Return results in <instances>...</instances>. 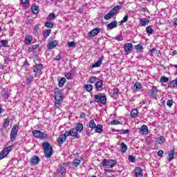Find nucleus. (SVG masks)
Wrapping results in <instances>:
<instances>
[{"label":"nucleus","mask_w":177,"mask_h":177,"mask_svg":"<svg viewBox=\"0 0 177 177\" xmlns=\"http://www.w3.org/2000/svg\"><path fill=\"white\" fill-rule=\"evenodd\" d=\"M43 147L44 153L47 158H50L52 154H53V149H52V145L49 142H43L41 144Z\"/></svg>","instance_id":"obj_1"},{"label":"nucleus","mask_w":177,"mask_h":177,"mask_svg":"<svg viewBox=\"0 0 177 177\" xmlns=\"http://www.w3.org/2000/svg\"><path fill=\"white\" fill-rule=\"evenodd\" d=\"M117 165V160L113 159H104L102 161V167L110 169Z\"/></svg>","instance_id":"obj_2"},{"label":"nucleus","mask_w":177,"mask_h":177,"mask_svg":"<svg viewBox=\"0 0 177 177\" xmlns=\"http://www.w3.org/2000/svg\"><path fill=\"white\" fill-rule=\"evenodd\" d=\"M94 97V102H95V103H99L100 102L102 104H106V102H107V97H106L105 93L97 94Z\"/></svg>","instance_id":"obj_3"},{"label":"nucleus","mask_w":177,"mask_h":177,"mask_svg":"<svg viewBox=\"0 0 177 177\" xmlns=\"http://www.w3.org/2000/svg\"><path fill=\"white\" fill-rule=\"evenodd\" d=\"M120 10V6H116L112 8L109 12L104 16V20H110L112 17H114V15Z\"/></svg>","instance_id":"obj_4"},{"label":"nucleus","mask_w":177,"mask_h":177,"mask_svg":"<svg viewBox=\"0 0 177 177\" xmlns=\"http://www.w3.org/2000/svg\"><path fill=\"white\" fill-rule=\"evenodd\" d=\"M44 68V64H37L32 66L33 73H35V77L38 75H42V69Z\"/></svg>","instance_id":"obj_5"},{"label":"nucleus","mask_w":177,"mask_h":177,"mask_svg":"<svg viewBox=\"0 0 177 177\" xmlns=\"http://www.w3.org/2000/svg\"><path fill=\"white\" fill-rule=\"evenodd\" d=\"M32 133L33 136L37 139H48V134H45L39 130H34L32 131Z\"/></svg>","instance_id":"obj_6"},{"label":"nucleus","mask_w":177,"mask_h":177,"mask_svg":"<svg viewBox=\"0 0 177 177\" xmlns=\"http://www.w3.org/2000/svg\"><path fill=\"white\" fill-rule=\"evenodd\" d=\"M17 132H19V126L15 124L12 127L10 133V140L11 142H15L16 140V138H17Z\"/></svg>","instance_id":"obj_7"},{"label":"nucleus","mask_w":177,"mask_h":177,"mask_svg":"<svg viewBox=\"0 0 177 177\" xmlns=\"http://www.w3.org/2000/svg\"><path fill=\"white\" fill-rule=\"evenodd\" d=\"M13 149V145H10L8 147L4 148L1 152H0V160H2L9 154L12 150Z\"/></svg>","instance_id":"obj_8"},{"label":"nucleus","mask_w":177,"mask_h":177,"mask_svg":"<svg viewBox=\"0 0 177 177\" xmlns=\"http://www.w3.org/2000/svg\"><path fill=\"white\" fill-rule=\"evenodd\" d=\"M66 136H72L74 139H80V134H78V131L75 128L71 129L69 131H66Z\"/></svg>","instance_id":"obj_9"},{"label":"nucleus","mask_w":177,"mask_h":177,"mask_svg":"<svg viewBox=\"0 0 177 177\" xmlns=\"http://www.w3.org/2000/svg\"><path fill=\"white\" fill-rule=\"evenodd\" d=\"M95 88L97 89V92L103 91V80H100L95 82Z\"/></svg>","instance_id":"obj_10"},{"label":"nucleus","mask_w":177,"mask_h":177,"mask_svg":"<svg viewBox=\"0 0 177 177\" xmlns=\"http://www.w3.org/2000/svg\"><path fill=\"white\" fill-rule=\"evenodd\" d=\"M67 139V136H66V133L64 134H61L57 139L58 145H63L64 142H66Z\"/></svg>","instance_id":"obj_11"},{"label":"nucleus","mask_w":177,"mask_h":177,"mask_svg":"<svg viewBox=\"0 0 177 177\" xmlns=\"http://www.w3.org/2000/svg\"><path fill=\"white\" fill-rule=\"evenodd\" d=\"M140 132L142 135H147L149 133V127H147V125L143 124L140 128Z\"/></svg>","instance_id":"obj_12"},{"label":"nucleus","mask_w":177,"mask_h":177,"mask_svg":"<svg viewBox=\"0 0 177 177\" xmlns=\"http://www.w3.org/2000/svg\"><path fill=\"white\" fill-rule=\"evenodd\" d=\"M99 32H100V28H95L88 32V35H90V37H96Z\"/></svg>","instance_id":"obj_13"},{"label":"nucleus","mask_w":177,"mask_h":177,"mask_svg":"<svg viewBox=\"0 0 177 177\" xmlns=\"http://www.w3.org/2000/svg\"><path fill=\"white\" fill-rule=\"evenodd\" d=\"M39 161H41V159L37 156H33L30 160L32 165H37L39 163Z\"/></svg>","instance_id":"obj_14"},{"label":"nucleus","mask_w":177,"mask_h":177,"mask_svg":"<svg viewBox=\"0 0 177 177\" xmlns=\"http://www.w3.org/2000/svg\"><path fill=\"white\" fill-rule=\"evenodd\" d=\"M134 172H135L136 177H143V174H142L143 171L142 170V168L136 167L134 169Z\"/></svg>","instance_id":"obj_15"},{"label":"nucleus","mask_w":177,"mask_h":177,"mask_svg":"<svg viewBox=\"0 0 177 177\" xmlns=\"http://www.w3.org/2000/svg\"><path fill=\"white\" fill-rule=\"evenodd\" d=\"M133 47L131 43H127L124 44V50L127 53H129V52L132 51Z\"/></svg>","instance_id":"obj_16"},{"label":"nucleus","mask_w":177,"mask_h":177,"mask_svg":"<svg viewBox=\"0 0 177 177\" xmlns=\"http://www.w3.org/2000/svg\"><path fill=\"white\" fill-rule=\"evenodd\" d=\"M58 44H59V41L55 40L54 41L48 43L47 48L48 49H50V50L53 49V48H56V46H57Z\"/></svg>","instance_id":"obj_17"},{"label":"nucleus","mask_w":177,"mask_h":177,"mask_svg":"<svg viewBox=\"0 0 177 177\" xmlns=\"http://www.w3.org/2000/svg\"><path fill=\"white\" fill-rule=\"evenodd\" d=\"M102 63H103V59L102 58H99V59L92 66V68H96V67H100L102 66Z\"/></svg>","instance_id":"obj_18"},{"label":"nucleus","mask_w":177,"mask_h":177,"mask_svg":"<svg viewBox=\"0 0 177 177\" xmlns=\"http://www.w3.org/2000/svg\"><path fill=\"white\" fill-rule=\"evenodd\" d=\"M117 26H118L117 21H113L107 25V27L108 28H109V30H113V28H116Z\"/></svg>","instance_id":"obj_19"},{"label":"nucleus","mask_w":177,"mask_h":177,"mask_svg":"<svg viewBox=\"0 0 177 177\" xmlns=\"http://www.w3.org/2000/svg\"><path fill=\"white\" fill-rule=\"evenodd\" d=\"M75 129L77 132H80V133H81V132L84 131V125L82 124V123H77Z\"/></svg>","instance_id":"obj_20"},{"label":"nucleus","mask_w":177,"mask_h":177,"mask_svg":"<svg viewBox=\"0 0 177 177\" xmlns=\"http://www.w3.org/2000/svg\"><path fill=\"white\" fill-rule=\"evenodd\" d=\"M87 127L91 128V131H92V129H95V128H96V124L95 123V120H91L88 122V124H87Z\"/></svg>","instance_id":"obj_21"},{"label":"nucleus","mask_w":177,"mask_h":177,"mask_svg":"<svg viewBox=\"0 0 177 177\" xmlns=\"http://www.w3.org/2000/svg\"><path fill=\"white\" fill-rule=\"evenodd\" d=\"M120 147H121V153H127V150H128V146L124 144V142H122L120 144Z\"/></svg>","instance_id":"obj_22"},{"label":"nucleus","mask_w":177,"mask_h":177,"mask_svg":"<svg viewBox=\"0 0 177 177\" xmlns=\"http://www.w3.org/2000/svg\"><path fill=\"white\" fill-rule=\"evenodd\" d=\"M156 142L158 145H162L165 142V138L164 136H160L156 138Z\"/></svg>","instance_id":"obj_23"},{"label":"nucleus","mask_w":177,"mask_h":177,"mask_svg":"<svg viewBox=\"0 0 177 177\" xmlns=\"http://www.w3.org/2000/svg\"><path fill=\"white\" fill-rule=\"evenodd\" d=\"M131 118H136L138 117V109H133L130 114Z\"/></svg>","instance_id":"obj_24"},{"label":"nucleus","mask_w":177,"mask_h":177,"mask_svg":"<svg viewBox=\"0 0 177 177\" xmlns=\"http://www.w3.org/2000/svg\"><path fill=\"white\" fill-rule=\"evenodd\" d=\"M55 104H58V106L60 105L62 103V101L63 100V95L55 97Z\"/></svg>","instance_id":"obj_25"},{"label":"nucleus","mask_w":177,"mask_h":177,"mask_svg":"<svg viewBox=\"0 0 177 177\" xmlns=\"http://www.w3.org/2000/svg\"><path fill=\"white\" fill-rule=\"evenodd\" d=\"M150 21H149V19H146V18H143L140 19V23L141 24V26H147V24H149Z\"/></svg>","instance_id":"obj_26"},{"label":"nucleus","mask_w":177,"mask_h":177,"mask_svg":"<svg viewBox=\"0 0 177 177\" xmlns=\"http://www.w3.org/2000/svg\"><path fill=\"white\" fill-rule=\"evenodd\" d=\"M168 88H177V78L170 82Z\"/></svg>","instance_id":"obj_27"},{"label":"nucleus","mask_w":177,"mask_h":177,"mask_svg":"<svg viewBox=\"0 0 177 177\" xmlns=\"http://www.w3.org/2000/svg\"><path fill=\"white\" fill-rule=\"evenodd\" d=\"M64 84H66V79L64 77H62L58 82V86L59 88H63V86H64Z\"/></svg>","instance_id":"obj_28"},{"label":"nucleus","mask_w":177,"mask_h":177,"mask_svg":"<svg viewBox=\"0 0 177 177\" xmlns=\"http://www.w3.org/2000/svg\"><path fill=\"white\" fill-rule=\"evenodd\" d=\"M95 131L97 132V133H102L103 132V126L101 124H97L95 126Z\"/></svg>","instance_id":"obj_29"},{"label":"nucleus","mask_w":177,"mask_h":177,"mask_svg":"<svg viewBox=\"0 0 177 177\" xmlns=\"http://www.w3.org/2000/svg\"><path fill=\"white\" fill-rule=\"evenodd\" d=\"M32 41V37L28 35L25 38V44L26 45H30Z\"/></svg>","instance_id":"obj_30"},{"label":"nucleus","mask_w":177,"mask_h":177,"mask_svg":"<svg viewBox=\"0 0 177 177\" xmlns=\"http://www.w3.org/2000/svg\"><path fill=\"white\" fill-rule=\"evenodd\" d=\"M158 92V89H157V86H153L151 89V96H156V93Z\"/></svg>","instance_id":"obj_31"},{"label":"nucleus","mask_w":177,"mask_h":177,"mask_svg":"<svg viewBox=\"0 0 177 177\" xmlns=\"http://www.w3.org/2000/svg\"><path fill=\"white\" fill-rule=\"evenodd\" d=\"M26 80L27 85H30V84H31V82H32V80H34V77L31 76V75L26 76Z\"/></svg>","instance_id":"obj_32"},{"label":"nucleus","mask_w":177,"mask_h":177,"mask_svg":"<svg viewBox=\"0 0 177 177\" xmlns=\"http://www.w3.org/2000/svg\"><path fill=\"white\" fill-rule=\"evenodd\" d=\"M31 9H32V12L34 13V15H38V13H39V10L38 9V6H32Z\"/></svg>","instance_id":"obj_33"},{"label":"nucleus","mask_w":177,"mask_h":177,"mask_svg":"<svg viewBox=\"0 0 177 177\" xmlns=\"http://www.w3.org/2000/svg\"><path fill=\"white\" fill-rule=\"evenodd\" d=\"M50 32H52V30L50 29L44 30L43 33V37L45 39L48 38V37L50 35Z\"/></svg>","instance_id":"obj_34"},{"label":"nucleus","mask_w":177,"mask_h":177,"mask_svg":"<svg viewBox=\"0 0 177 177\" xmlns=\"http://www.w3.org/2000/svg\"><path fill=\"white\" fill-rule=\"evenodd\" d=\"M134 89H135V91H139V90L142 89V84H140V82H137L134 84Z\"/></svg>","instance_id":"obj_35"},{"label":"nucleus","mask_w":177,"mask_h":177,"mask_svg":"<svg viewBox=\"0 0 177 177\" xmlns=\"http://www.w3.org/2000/svg\"><path fill=\"white\" fill-rule=\"evenodd\" d=\"M8 42L9 41L8 40H1L0 43V48H6Z\"/></svg>","instance_id":"obj_36"},{"label":"nucleus","mask_w":177,"mask_h":177,"mask_svg":"<svg viewBox=\"0 0 177 177\" xmlns=\"http://www.w3.org/2000/svg\"><path fill=\"white\" fill-rule=\"evenodd\" d=\"M175 154V151L174 149H171L170 152L169 153V161H172V159L174 158V155Z\"/></svg>","instance_id":"obj_37"},{"label":"nucleus","mask_w":177,"mask_h":177,"mask_svg":"<svg viewBox=\"0 0 177 177\" xmlns=\"http://www.w3.org/2000/svg\"><path fill=\"white\" fill-rule=\"evenodd\" d=\"M84 88L87 92H91L93 89V86L92 84H86L84 86Z\"/></svg>","instance_id":"obj_38"},{"label":"nucleus","mask_w":177,"mask_h":177,"mask_svg":"<svg viewBox=\"0 0 177 177\" xmlns=\"http://www.w3.org/2000/svg\"><path fill=\"white\" fill-rule=\"evenodd\" d=\"M39 24H37L33 28V34H35V35H38V30H39Z\"/></svg>","instance_id":"obj_39"},{"label":"nucleus","mask_w":177,"mask_h":177,"mask_svg":"<svg viewBox=\"0 0 177 177\" xmlns=\"http://www.w3.org/2000/svg\"><path fill=\"white\" fill-rule=\"evenodd\" d=\"M146 31L147 35H151V34H153V28H151V26H147L146 28Z\"/></svg>","instance_id":"obj_40"},{"label":"nucleus","mask_w":177,"mask_h":177,"mask_svg":"<svg viewBox=\"0 0 177 177\" xmlns=\"http://www.w3.org/2000/svg\"><path fill=\"white\" fill-rule=\"evenodd\" d=\"M53 26H55V24H53V22L45 23V27H46L47 28H53Z\"/></svg>","instance_id":"obj_41"},{"label":"nucleus","mask_w":177,"mask_h":177,"mask_svg":"<svg viewBox=\"0 0 177 177\" xmlns=\"http://www.w3.org/2000/svg\"><path fill=\"white\" fill-rule=\"evenodd\" d=\"M73 164L75 167H78L81 164V160L80 159H75L73 162Z\"/></svg>","instance_id":"obj_42"},{"label":"nucleus","mask_w":177,"mask_h":177,"mask_svg":"<svg viewBox=\"0 0 177 177\" xmlns=\"http://www.w3.org/2000/svg\"><path fill=\"white\" fill-rule=\"evenodd\" d=\"M9 124H10V120L5 119L3 124L4 128H8V127H9Z\"/></svg>","instance_id":"obj_43"},{"label":"nucleus","mask_w":177,"mask_h":177,"mask_svg":"<svg viewBox=\"0 0 177 177\" xmlns=\"http://www.w3.org/2000/svg\"><path fill=\"white\" fill-rule=\"evenodd\" d=\"M168 81H169V78L165 77V76H162L160 77V82H168Z\"/></svg>","instance_id":"obj_44"},{"label":"nucleus","mask_w":177,"mask_h":177,"mask_svg":"<svg viewBox=\"0 0 177 177\" xmlns=\"http://www.w3.org/2000/svg\"><path fill=\"white\" fill-rule=\"evenodd\" d=\"M55 19H56L55 13H50L48 17V20H55Z\"/></svg>","instance_id":"obj_45"},{"label":"nucleus","mask_w":177,"mask_h":177,"mask_svg":"<svg viewBox=\"0 0 177 177\" xmlns=\"http://www.w3.org/2000/svg\"><path fill=\"white\" fill-rule=\"evenodd\" d=\"M90 84H95L96 82V77L91 76L89 79Z\"/></svg>","instance_id":"obj_46"},{"label":"nucleus","mask_w":177,"mask_h":177,"mask_svg":"<svg viewBox=\"0 0 177 177\" xmlns=\"http://www.w3.org/2000/svg\"><path fill=\"white\" fill-rule=\"evenodd\" d=\"M38 46H39V45L37 44L34 45L32 47L29 48V52H34V50H35Z\"/></svg>","instance_id":"obj_47"},{"label":"nucleus","mask_w":177,"mask_h":177,"mask_svg":"<svg viewBox=\"0 0 177 177\" xmlns=\"http://www.w3.org/2000/svg\"><path fill=\"white\" fill-rule=\"evenodd\" d=\"M111 125H118L120 121L118 120H113L110 122Z\"/></svg>","instance_id":"obj_48"},{"label":"nucleus","mask_w":177,"mask_h":177,"mask_svg":"<svg viewBox=\"0 0 177 177\" xmlns=\"http://www.w3.org/2000/svg\"><path fill=\"white\" fill-rule=\"evenodd\" d=\"M136 49L138 52H142V49H143V46H142L140 44H138L137 46H136Z\"/></svg>","instance_id":"obj_49"},{"label":"nucleus","mask_w":177,"mask_h":177,"mask_svg":"<svg viewBox=\"0 0 177 177\" xmlns=\"http://www.w3.org/2000/svg\"><path fill=\"white\" fill-rule=\"evenodd\" d=\"M120 135H125L127 133H129V129L120 130Z\"/></svg>","instance_id":"obj_50"},{"label":"nucleus","mask_w":177,"mask_h":177,"mask_svg":"<svg viewBox=\"0 0 177 177\" xmlns=\"http://www.w3.org/2000/svg\"><path fill=\"white\" fill-rule=\"evenodd\" d=\"M68 46L69 48H75V42L74 41H70L68 43Z\"/></svg>","instance_id":"obj_51"},{"label":"nucleus","mask_w":177,"mask_h":177,"mask_svg":"<svg viewBox=\"0 0 177 177\" xmlns=\"http://www.w3.org/2000/svg\"><path fill=\"white\" fill-rule=\"evenodd\" d=\"M127 21H128V15H125L120 23L121 24H124V23H127Z\"/></svg>","instance_id":"obj_52"},{"label":"nucleus","mask_w":177,"mask_h":177,"mask_svg":"<svg viewBox=\"0 0 177 177\" xmlns=\"http://www.w3.org/2000/svg\"><path fill=\"white\" fill-rule=\"evenodd\" d=\"M129 161H130V162H135V161H136V160L135 159V156H130L129 157Z\"/></svg>","instance_id":"obj_53"},{"label":"nucleus","mask_w":177,"mask_h":177,"mask_svg":"<svg viewBox=\"0 0 177 177\" xmlns=\"http://www.w3.org/2000/svg\"><path fill=\"white\" fill-rule=\"evenodd\" d=\"M174 104V101L171 100H168L167 102V105L169 106V107H172V105Z\"/></svg>","instance_id":"obj_54"},{"label":"nucleus","mask_w":177,"mask_h":177,"mask_svg":"<svg viewBox=\"0 0 177 177\" xmlns=\"http://www.w3.org/2000/svg\"><path fill=\"white\" fill-rule=\"evenodd\" d=\"M54 92H55V95H57L59 93H62V90H60V88H55Z\"/></svg>","instance_id":"obj_55"},{"label":"nucleus","mask_w":177,"mask_h":177,"mask_svg":"<svg viewBox=\"0 0 177 177\" xmlns=\"http://www.w3.org/2000/svg\"><path fill=\"white\" fill-rule=\"evenodd\" d=\"M163 154H164L163 150H159L157 153V155L158 156V157H162Z\"/></svg>","instance_id":"obj_56"},{"label":"nucleus","mask_w":177,"mask_h":177,"mask_svg":"<svg viewBox=\"0 0 177 177\" xmlns=\"http://www.w3.org/2000/svg\"><path fill=\"white\" fill-rule=\"evenodd\" d=\"M65 77L67 80H71V73H66Z\"/></svg>","instance_id":"obj_57"},{"label":"nucleus","mask_w":177,"mask_h":177,"mask_svg":"<svg viewBox=\"0 0 177 177\" xmlns=\"http://www.w3.org/2000/svg\"><path fill=\"white\" fill-rule=\"evenodd\" d=\"M55 60H57V62L62 60V55H60V54L57 55L55 58Z\"/></svg>","instance_id":"obj_58"},{"label":"nucleus","mask_w":177,"mask_h":177,"mask_svg":"<svg viewBox=\"0 0 177 177\" xmlns=\"http://www.w3.org/2000/svg\"><path fill=\"white\" fill-rule=\"evenodd\" d=\"M150 55L151 56H153V55H154V53H156V48H152L149 50Z\"/></svg>","instance_id":"obj_59"},{"label":"nucleus","mask_w":177,"mask_h":177,"mask_svg":"<svg viewBox=\"0 0 177 177\" xmlns=\"http://www.w3.org/2000/svg\"><path fill=\"white\" fill-rule=\"evenodd\" d=\"M21 3H23V5H26L27 3H30V0H21Z\"/></svg>","instance_id":"obj_60"},{"label":"nucleus","mask_w":177,"mask_h":177,"mask_svg":"<svg viewBox=\"0 0 177 177\" xmlns=\"http://www.w3.org/2000/svg\"><path fill=\"white\" fill-rule=\"evenodd\" d=\"M115 39H117V41H122L124 38H122V36H118L115 38Z\"/></svg>","instance_id":"obj_61"},{"label":"nucleus","mask_w":177,"mask_h":177,"mask_svg":"<svg viewBox=\"0 0 177 177\" xmlns=\"http://www.w3.org/2000/svg\"><path fill=\"white\" fill-rule=\"evenodd\" d=\"M3 99H8L9 95L8 94V93H5L3 95Z\"/></svg>","instance_id":"obj_62"},{"label":"nucleus","mask_w":177,"mask_h":177,"mask_svg":"<svg viewBox=\"0 0 177 177\" xmlns=\"http://www.w3.org/2000/svg\"><path fill=\"white\" fill-rule=\"evenodd\" d=\"M80 117V118H85V117H86V115L85 114V113H81Z\"/></svg>","instance_id":"obj_63"},{"label":"nucleus","mask_w":177,"mask_h":177,"mask_svg":"<svg viewBox=\"0 0 177 177\" xmlns=\"http://www.w3.org/2000/svg\"><path fill=\"white\" fill-rule=\"evenodd\" d=\"M117 93H118V88H113V94L117 95Z\"/></svg>","instance_id":"obj_64"}]
</instances>
